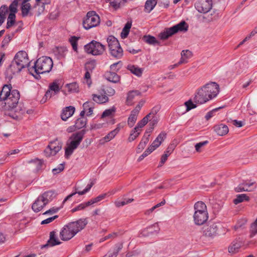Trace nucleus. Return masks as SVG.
<instances>
[{
	"label": "nucleus",
	"instance_id": "obj_15",
	"mask_svg": "<svg viewBox=\"0 0 257 257\" xmlns=\"http://www.w3.org/2000/svg\"><path fill=\"white\" fill-rule=\"evenodd\" d=\"M209 100L207 93H205L202 87L198 90L194 97V102L200 104H204Z\"/></svg>",
	"mask_w": 257,
	"mask_h": 257
},
{
	"label": "nucleus",
	"instance_id": "obj_59",
	"mask_svg": "<svg viewBox=\"0 0 257 257\" xmlns=\"http://www.w3.org/2000/svg\"><path fill=\"white\" fill-rule=\"evenodd\" d=\"M152 149H149V148L143 153V154L141 155L138 161L139 162H140L141 161H142L144 158H145L146 157H147L148 155H149L150 154H151L153 151L151 150Z\"/></svg>",
	"mask_w": 257,
	"mask_h": 257
},
{
	"label": "nucleus",
	"instance_id": "obj_26",
	"mask_svg": "<svg viewBox=\"0 0 257 257\" xmlns=\"http://www.w3.org/2000/svg\"><path fill=\"white\" fill-rule=\"evenodd\" d=\"M118 134V130H113L110 132L106 136L100 140V143L104 144L113 139Z\"/></svg>",
	"mask_w": 257,
	"mask_h": 257
},
{
	"label": "nucleus",
	"instance_id": "obj_18",
	"mask_svg": "<svg viewBox=\"0 0 257 257\" xmlns=\"http://www.w3.org/2000/svg\"><path fill=\"white\" fill-rule=\"evenodd\" d=\"M61 242L59 240L56 235V232L52 231L50 233V238L48 240L47 243L44 245L42 247H46L48 246H53L56 245H59L61 244Z\"/></svg>",
	"mask_w": 257,
	"mask_h": 257
},
{
	"label": "nucleus",
	"instance_id": "obj_35",
	"mask_svg": "<svg viewBox=\"0 0 257 257\" xmlns=\"http://www.w3.org/2000/svg\"><path fill=\"white\" fill-rule=\"evenodd\" d=\"M132 27V22H127L122 29L120 36L122 39L126 38L129 34L130 29Z\"/></svg>",
	"mask_w": 257,
	"mask_h": 257
},
{
	"label": "nucleus",
	"instance_id": "obj_6",
	"mask_svg": "<svg viewBox=\"0 0 257 257\" xmlns=\"http://www.w3.org/2000/svg\"><path fill=\"white\" fill-rule=\"evenodd\" d=\"M54 192L52 191L44 192L39 196L32 204V209L34 212L37 213L41 211L43 208L52 200Z\"/></svg>",
	"mask_w": 257,
	"mask_h": 257
},
{
	"label": "nucleus",
	"instance_id": "obj_20",
	"mask_svg": "<svg viewBox=\"0 0 257 257\" xmlns=\"http://www.w3.org/2000/svg\"><path fill=\"white\" fill-rule=\"evenodd\" d=\"M75 110V107L72 106L65 107L63 109L61 115L62 119L63 120H66L74 114Z\"/></svg>",
	"mask_w": 257,
	"mask_h": 257
},
{
	"label": "nucleus",
	"instance_id": "obj_39",
	"mask_svg": "<svg viewBox=\"0 0 257 257\" xmlns=\"http://www.w3.org/2000/svg\"><path fill=\"white\" fill-rule=\"evenodd\" d=\"M127 68L132 73L138 76H141L143 71L142 68L137 67L135 65H128Z\"/></svg>",
	"mask_w": 257,
	"mask_h": 257
},
{
	"label": "nucleus",
	"instance_id": "obj_22",
	"mask_svg": "<svg viewBox=\"0 0 257 257\" xmlns=\"http://www.w3.org/2000/svg\"><path fill=\"white\" fill-rule=\"evenodd\" d=\"M93 184L91 183L87 185L86 187L83 191H78L77 189H76V191L75 192L72 193L70 195H68L63 200V203H64L66 201L70 199L72 196H73L76 194H78L80 195H82L85 193H87L89 191L91 188L92 187Z\"/></svg>",
	"mask_w": 257,
	"mask_h": 257
},
{
	"label": "nucleus",
	"instance_id": "obj_37",
	"mask_svg": "<svg viewBox=\"0 0 257 257\" xmlns=\"http://www.w3.org/2000/svg\"><path fill=\"white\" fill-rule=\"evenodd\" d=\"M143 40L147 43L150 45H155L159 44V42L157 41L156 38L151 35H145L143 37Z\"/></svg>",
	"mask_w": 257,
	"mask_h": 257
},
{
	"label": "nucleus",
	"instance_id": "obj_64",
	"mask_svg": "<svg viewBox=\"0 0 257 257\" xmlns=\"http://www.w3.org/2000/svg\"><path fill=\"white\" fill-rule=\"evenodd\" d=\"M122 247V245L121 244H119L118 246L116 247V248L113 252V253L110 254L109 255L110 257H116L118 252L121 250Z\"/></svg>",
	"mask_w": 257,
	"mask_h": 257
},
{
	"label": "nucleus",
	"instance_id": "obj_49",
	"mask_svg": "<svg viewBox=\"0 0 257 257\" xmlns=\"http://www.w3.org/2000/svg\"><path fill=\"white\" fill-rule=\"evenodd\" d=\"M96 66V61L91 60L85 64V69L88 71H92Z\"/></svg>",
	"mask_w": 257,
	"mask_h": 257
},
{
	"label": "nucleus",
	"instance_id": "obj_31",
	"mask_svg": "<svg viewBox=\"0 0 257 257\" xmlns=\"http://www.w3.org/2000/svg\"><path fill=\"white\" fill-rule=\"evenodd\" d=\"M106 79L113 83H117L119 81V76L113 72H109L105 74Z\"/></svg>",
	"mask_w": 257,
	"mask_h": 257
},
{
	"label": "nucleus",
	"instance_id": "obj_40",
	"mask_svg": "<svg viewBox=\"0 0 257 257\" xmlns=\"http://www.w3.org/2000/svg\"><path fill=\"white\" fill-rule=\"evenodd\" d=\"M70 93H75L79 91V86L77 83L73 82L67 84L65 86Z\"/></svg>",
	"mask_w": 257,
	"mask_h": 257
},
{
	"label": "nucleus",
	"instance_id": "obj_2",
	"mask_svg": "<svg viewBox=\"0 0 257 257\" xmlns=\"http://www.w3.org/2000/svg\"><path fill=\"white\" fill-rule=\"evenodd\" d=\"M30 64L27 53L24 51L18 52L6 71L7 77L11 80L13 75L20 73Z\"/></svg>",
	"mask_w": 257,
	"mask_h": 257
},
{
	"label": "nucleus",
	"instance_id": "obj_43",
	"mask_svg": "<svg viewBox=\"0 0 257 257\" xmlns=\"http://www.w3.org/2000/svg\"><path fill=\"white\" fill-rule=\"evenodd\" d=\"M16 22V15L15 14H9L7 23V28L9 29L13 26Z\"/></svg>",
	"mask_w": 257,
	"mask_h": 257
},
{
	"label": "nucleus",
	"instance_id": "obj_14",
	"mask_svg": "<svg viewBox=\"0 0 257 257\" xmlns=\"http://www.w3.org/2000/svg\"><path fill=\"white\" fill-rule=\"evenodd\" d=\"M196 10L201 13L208 12L212 7V0H200L195 5Z\"/></svg>",
	"mask_w": 257,
	"mask_h": 257
},
{
	"label": "nucleus",
	"instance_id": "obj_5",
	"mask_svg": "<svg viewBox=\"0 0 257 257\" xmlns=\"http://www.w3.org/2000/svg\"><path fill=\"white\" fill-rule=\"evenodd\" d=\"M194 209L193 219L194 223L196 225H202L208 218V214L205 204L202 201H198L195 204Z\"/></svg>",
	"mask_w": 257,
	"mask_h": 257
},
{
	"label": "nucleus",
	"instance_id": "obj_60",
	"mask_svg": "<svg viewBox=\"0 0 257 257\" xmlns=\"http://www.w3.org/2000/svg\"><path fill=\"white\" fill-rule=\"evenodd\" d=\"M181 55L182 57H183L187 60V59L192 56V52L188 50H183L181 53Z\"/></svg>",
	"mask_w": 257,
	"mask_h": 257
},
{
	"label": "nucleus",
	"instance_id": "obj_16",
	"mask_svg": "<svg viewBox=\"0 0 257 257\" xmlns=\"http://www.w3.org/2000/svg\"><path fill=\"white\" fill-rule=\"evenodd\" d=\"M60 90L58 81L55 80L49 84V88L46 91L45 96L46 99L50 98L52 96L57 94L60 91Z\"/></svg>",
	"mask_w": 257,
	"mask_h": 257
},
{
	"label": "nucleus",
	"instance_id": "obj_38",
	"mask_svg": "<svg viewBox=\"0 0 257 257\" xmlns=\"http://www.w3.org/2000/svg\"><path fill=\"white\" fill-rule=\"evenodd\" d=\"M138 114L131 111V114L127 119V124L130 127H132L135 124Z\"/></svg>",
	"mask_w": 257,
	"mask_h": 257
},
{
	"label": "nucleus",
	"instance_id": "obj_52",
	"mask_svg": "<svg viewBox=\"0 0 257 257\" xmlns=\"http://www.w3.org/2000/svg\"><path fill=\"white\" fill-rule=\"evenodd\" d=\"M122 65V63L121 61H119L117 62L114 63L110 65V70L113 71H117L121 68Z\"/></svg>",
	"mask_w": 257,
	"mask_h": 257
},
{
	"label": "nucleus",
	"instance_id": "obj_48",
	"mask_svg": "<svg viewBox=\"0 0 257 257\" xmlns=\"http://www.w3.org/2000/svg\"><path fill=\"white\" fill-rule=\"evenodd\" d=\"M18 5V2L17 0H14L9 6V10L10 11V14H15L17 12V7Z\"/></svg>",
	"mask_w": 257,
	"mask_h": 257
},
{
	"label": "nucleus",
	"instance_id": "obj_23",
	"mask_svg": "<svg viewBox=\"0 0 257 257\" xmlns=\"http://www.w3.org/2000/svg\"><path fill=\"white\" fill-rule=\"evenodd\" d=\"M214 130L218 135L220 136L225 135L228 132L227 126L223 124H220L214 126Z\"/></svg>",
	"mask_w": 257,
	"mask_h": 257
},
{
	"label": "nucleus",
	"instance_id": "obj_62",
	"mask_svg": "<svg viewBox=\"0 0 257 257\" xmlns=\"http://www.w3.org/2000/svg\"><path fill=\"white\" fill-rule=\"evenodd\" d=\"M58 217V215H55L54 216L49 217V218L43 220L41 222V224H48V223L52 222L53 220H54L55 219L57 218Z\"/></svg>",
	"mask_w": 257,
	"mask_h": 257
},
{
	"label": "nucleus",
	"instance_id": "obj_32",
	"mask_svg": "<svg viewBox=\"0 0 257 257\" xmlns=\"http://www.w3.org/2000/svg\"><path fill=\"white\" fill-rule=\"evenodd\" d=\"M140 94V92L138 90H132L129 91L127 93V96L126 100L127 105H132L135 97Z\"/></svg>",
	"mask_w": 257,
	"mask_h": 257
},
{
	"label": "nucleus",
	"instance_id": "obj_42",
	"mask_svg": "<svg viewBox=\"0 0 257 257\" xmlns=\"http://www.w3.org/2000/svg\"><path fill=\"white\" fill-rule=\"evenodd\" d=\"M157 2L155 0H147L145 4V9L148 10V12L150 13L155 7Z\"/></svg>",
	"mask_w": 257,
	"mask_h": 257
},
{
	"label": "nucleus",
	"instance_id": "obj_11",
	"mask_svg": "<svg viewBox=\"0 0 257 257\" xmlns=\"http://www.w3.org/2000/svg\"><path fill=\"white\" fill-rule=\"evenodd\" d=\"M205 93L207 95L210 100L215 97L219 93V85L215 82L208 83L202 87Z\"/></svg>",
	"mask_w": 257,
	"mask_h": 257
},
{
	"label": "nucleus",
	"instance_id": "obj_56",
	"mask_svg": "<svg viewBox=\"0 0 257 257\" xmlns=\"http://www.w3.org/2000/svg\"><path fill=\"white\" fill-rule=\"evenodd\" d=\"M117 235H118V233L113 232V233L109 234L108 235H106L105 237L101 238L100 239L99 241L100 242H103V241H104L108 239H109V238H115L116 237H117Z\"/></svg>",
	"mask_w": 257,
	"mask_h": 257
},
{
	"label": "nucleus",
	"instance_id": "obj_63",
	"mask_svg": "<svg viewBox=\"0 0 257 257\" xmlns=\"http://www.w3.org/2000/svg\"><path fill=\"white\" fill-rule=\"evenodd\" d=\"M250 231L251 235H254L257 233V218L255 222L252 224Z\"/></svg>",
	"mask_w": 257,
	"mask_h": 257
},
{
	"label": "nucleus",
	"instance_id": "obj_13",
	"mask_svg": "<svg viewBox=\"0 0 257 257\" xmlns=\"http://www.w3.org/2000/svg\"><path fill=\"white\" fill-rule=\"evenodd\" d=\"M218 227L217 223L209 222L203 227V234L204 236L213 238L216 236L218 233Z\"/></svg>",
	"mask_w": 257,
	"mask_h": 257
},
{
	"label": "nucleus",
	"instance_id": "obj_3",
	"mask_svg": "<svg viewBox=\"0 0 257 257\" xmlns=\"http://www.w3.org/2000/svg\"><path fill=\"white\" fill-rule=\"evenodd\" d=\"M88 221L85 218H81L65 225L60 232V237L63 241H68L78 232L84 228Z\"/></svg>",
	"mask_w": 257,
	"mask_h": 257
},
{
	"label": "nucleus",
	"instance_id": "obj_19",
	"mask_svg": "<svg viewBox=\"0 0 257 257\" xmlns=\"http://www.w3.org/2000/svg\"><path fill=\"white\" fill-rule=\"evenodd\" d=\"M166 134L164 132H161L157 138L154 141L151 145L149 147L152 149V151H154L157 148L159 147L161 143L165 139Z\"/></svg>",
	"mask_w": 257,
	"mask_h": 257
},
{
	"label": "nucleus",
	"instance_id": "obj_55",
	"mask_svg": "<svg viewBox=\"0 0 257 257\" xmlns=\"http://www.w3.org/2000/svg\"><path fill=\"white\" fill-rule=\"evenodd\" d=\"M208 143V142L207 141H205L204 142H200L199 143H197L195 146V150L196 151V152H200L201 151V148L202 147L206 145V144H207Z\"/></svg>",
	"mask_w": 257,
	"mask_h": 257
},
{
	"label": "nucleus",
	"instance_id": "obj_8",
	"mask_svg": "<svg viewBox=\"0 0 257 257\" xmlns=\"http://www.w3.org/2000/svg\"><path fill=\"white\" fill-rule=\"evenodd\" d=\"M188 29V24L183 21L172 27L165 29L159 34V37L162 40H166L178 32H186Z\"/></svg>",
	"mask_w": 257,
	"mask_h": 257
},
{
	"label": "nucleus",
	"instance_id": "obj_12",
	"mask_svg": "<svg viewBox=\"0 0 257 257\" xmlns=\"http://www.w3.org/2000/svg\"><path fill=\"white\" fill-rule=\"evenodd\" d=\"M62 144L58 140L51 142L44 151L47 157L55 156L62 148Z\"/></svg>",
	"mask_w": 257,
	"mask_h": 257
},
{
	"label": "nucleus",
	"instance_id": "obj_17",
	"mask_svg": "<svg viewBox=\"0 0 257 257\" xmlns=\"http://www.w3.org/2000/svg\"><path fill=\"white\" fill-rule=\"evenodd\" d=\"M160 230L158 223H155L142 230L141 234L143 236H147L150 234L158 233Z\"/></svg>",
	"mask_w": 257,
	"mask_h": 257
},
{
	"label": "nucleus",
	"instance_id": "obj_33",
	"mask_svg": "<svg viewBox=\"0 0 257 257\" xmlns=\"http://www.w3.org/2000/svg\"><path fill=\"white\" fill-rule=\"evenodd\" d=\"M249 197L245 194H241L236 195L235 199H233V202L237 205L244 201H249Z\"/></svg>",
	"mask_w": 257,
	"mask_h": 257
},
{
	"label": "nucleus",
	"instance_id": "obj_36",
	"mask_svg": "<svg viewBox=\"0 0 257 257\" xmlns=\"http://www.w3.org/2000/svg\"><path fill=\"white\" fill-rule=\"evenodd\" d=\"M141 131L136 127H134L131 131V134L128 138V141L132 142L136 139L140 135Z\"/></svg>",
	"mask_w": 257,
	"mask_h": 257
},
{
	"label": "nucleus",
	"instance_id": "obj_54",
	"mask_svg": "<svg viewBox=\"0 0 257 257\" xmlns=\"http://www.w3.org/2000/svg\"><path fill=\"white\" fill-rule=\"evenodd\" d=\"M115 108L113 107L110 109L105 110L101 115V117H105L106 116H110L112 113L114 112Z\"/></svg>",
	"mask_w": 257,
	"mask_h": 257
},
{
	"label": "nucleus",
	"instance_id": "obj_4",
	"mask_svg": "<svg viewBox=\"0 0 257 257\" xmlns=\"http://www.w3.org/2000/svg\"><path fill=\"white\" fill-rule=\"evenodd\" d=\"M53 66L52 59L47 56H43L37 60L35 63V65L29 69L30 73L34 76H35L32 72L33 71L36 75L39 74H43L49 72Z\"/></svg>",
	"mask_w": 257,
	"mask_h": 257
},
{
	"label": "nucleus",
	"instance_id": "obj_45",
	"mask_svg": "<svg viewBox=\"0 0 257 257\" xmlns=\"http://www.w3.org/2000/svg\"><path fill=\"white\" fill-rule=\"evenodd\" d=\"M106 194H101V195L98 196L97 197L94 198L90 200L89 201H88V204H89V205L90 206L91 205L94 204V203H96L100 201L102 199H104L105 197H106Z\"/></svg>",
	"mask_w": 257,
	"mask_h": 257
},
{
	"label": "nucleus",
	"instance_id": "obj_47",
	"mask_svg": "<svg viewBox=\"0 0 257 257\" xmlns=\"http://www.w3.org/2000/svg\"><path fill=\"white\" fill-rule=\"evenodd\" d=\"M134 201V199L130 198V199H124L122 201H116L115 202V205L117 207H120L121 206L126 205L130 203H131Z\"/></svg>",
	"mask_w": 257,
	"mask_h": 257
},
{
	"label": "nucleus",
	"instance_id": "obj_24",
	"mask_svg": "<svg viewBox=\"0 0 257 257\" xmlns=\"http://www.w3.org/2000/svg\"><path fill=\"white\" fill-rule=\"evenodd\" d=\"M85 134V131L83 130L73 134L70 137V140H73L78 144L80 145L81 142L83 139Z\"/></svg>",
	"mask_w": 257,
	"mask_h": 257
},
{
	"label": "nucleus",
	"instance_id": "obj_51",
	"mask_svg": "<svg viewBox=\"0 0 257 257\" xmlns=\"http://www.w3.org/2000/svg\"><path fill=\"white\" fill-rule=\"evenodd\" d=\"M89 206H90V205L89 204H88V201L81 203L75 208H73L71 210V212L73 213L79 210H83Z\"/></svg>",
	"mask_w": 257,
	"mask_h": 257
},
{
	"label": "nucleus",
	"instance_id": "obj_58",
	"mask_svg": "<svg viewBox=\"0 0 257 257\" xmlns=\"http://www.w3.org/2000/svg\"><path fill=\"white\" fill-rule=\"evenodd\" d=\"M186 106V110L189 111L191 109L196 107V105L194 104L191 100H189L185 103Z\"/></svg>",
	"mask_w": 257,
	"mask_h": 257
},
{
	"label": "nucleus",
	"instance_id": "obj_30",
	"mask_svg": "<svg viewBox=\"0 0 257 257\" xmlns=\"http://www.w3.org/2000/svg\"><path fill=\"white\" fill-rule=\"evenodd\" d=\"M83 108L86 111V115L89 116L93 113L94 103L91 101H86L83 103Z\"/></svg>",
	"mask_w": 257,
	"mask_h": 257
},
{
	"label": "nucleus",
	"instance_id": "obj_57",
	"mask_svg": "<svg viewBox=\"0 0 257 257\" xmlns=\"http://www.w3.org/2000/svg\"><path fill=\"white\" fill-rule=\"evenodd\" d=\"M235 191L236 192H242V191H250L247 188L244 187V184H239L237 187L235 188Z\"/></svg>",
	"mask_w": 257,
	"mask_h": 257
},
{
	"label": "nucleus",
	"instance_id": "obj_29",
	"mask_svg": "<svg viewBox=\"0 0 257 257\" xmlns=\"http://www.w3.org/2000/svg\"><path fill=\"white\" fill-rule=\"evenodd\" d=\"M150 135H147V136L144 135L142 139V141L139 144L137 149V153H140L142 150L145 148L146 145L148 144L149 141Z\"/></svg>",
	"mask_w": 257,
	"mask_h": 257
},
{
	"label": "nucleus",
	"instance_id": "obj_61",
	"mask_svg": "<svg viewBox=\"0 0 257 257\" xmlns=\"http://www.w3.org/2000/svg\"><path fill=\"white\" fill-rule=\"evenodd\" d=\"M64 169V166L63 164H61L57 168H54L52 170V172L54 175L58 174L62 172Z\"/></svg>",
	"mask_w": 257,
	"mask_h": 257
},
{
	"label": "nucleus",
	"instance_id": "obj_9",
	"mask_svg": "<svg viewBox=\"0 0 257 257\" xmlns=\"http://www.w3.org/2000/svg\"><path fill=\"white\" fill-rule=\"evenodd\" d=\"M84 51L88 54L98 56L103 54L105 51L106 47L100 42L92 40L84 46Z\"/></svg>",
	"mask_w": 257,
	"mask_h": 257
},
{
	"label": "nucleus",
	"instance_id": "obj_1",
	"mask_svg": "<svg viewBox=\"0 0 257 257\" xmlns=\"http://www.w3.org/2000/svg\"><path fill=\"white\" fill-rule=\"evenodd\" d=\"M11 84H5L0 91V101L2 103L3 109L4 114L11 117L17 119L19 116L16 114H13V110L18 112L15 108L18 105L20 97L19 91L16 89L12 90Z\"/></svg>",
	"mask_w": 257,
	"mask_h": 257
},
{
	"label": "nucleus",
	"instance_id": "obj_25",
	"mask_svg": "<svg viewBox=\"0 0 257 257\" xmlns=\"http://www.w3.org/2000/svg\"><path fill=\"white\" fill-rule=\"evenodd\" d=\"M79 145L73 141V140L71 141L70 144L65 149V156L67 158H68L70 156H71L74 150H75Z\"/></svg>",
	"mask_w": 257,
	"mask_h": 257
},
{
	"label": "nucleus",
	"instance_id": "obj_27",
	"mask_svg": "<svg viewBox=\"0 0 257 257\" xmlns=\"http://www.w3.org/2000/svg\"><path fill=\"white\" fill-rule=\"evenodd\" d=\"M53 53L58 59L64 57L67 49L64 47H56L53 49Z\"/></svg>",
	"mask_w": 257,
	"mask_h": 257
},
{
	"label": "nucleus",
	"instance_id": "obj_7",
	"mask_svg": "<svg viewBox=\"0 0 257 257\" xmlns=\"http://www.w3.org/2000/svg\"><path fill=\"white\" fill-rule=\"evenodd\" d=\"M107 42L111 56L116 59H120L123 53L117 39L113 36H109L107 38Z\"/></svg>",
	"mask_w": 257,
	"mask_h": 257
},
{
	"label": "nucleus",
	"instance_id": "obj_21",
	"mask_svg": "<svg viewBox=\"0 0 257 257\" xmlns=\"http://www.w3.org/2000/svg\"><path fill=\"white\" fill-rule=\"evenodd\" d=\"M242 242L239 239H235L232 241L228 247V251L231 253H235L238 251Z\"/></svg>",
	"mask_w": 257,
	"mask_h": 257
},
{
	"label": "nucleus",
	"instance_id": "obj_10",
	"mask_svg": "<svg viewBox=\"0 0 257 257\" xmlns=\"http://www.w3.org/2000/svg\"><path fill=\"white\" fill-rule=\"evenodd\" d=\"M100 23V18L94 11H90L87 13L86 18L83 22V25L86 30L90 29L96 27Z\"/></svg>",
	"mask_w": 257,
	"mask_h": 257
},
{
	"label": "nucleus",
	"instance_id": "obj_41",
	"mask_svg": "<svg viewBox=\"0 0 257 257\" xmlns=\"http://www.w3.org/2000/svg\"><path fill=\"white\" fill-rule=\"evenodd\" d=\"M31 6L29 3L24 4L23 2L22 3L21 10L22 15L23 17H26L28 16L29 12L31 9Z\"/></svg>",
	"mask_w": 257,
	"mask_h": 257
},
{
	"label": "nucleus",
	"instance_id": "obj_34",
	"mask_svg": "<svg viewBox=\"0 0 257 257\" xmlns=\"http://www.w3.org/2000/svg\"><path fill=\"white\" fill-rule=\"evenodd\" d=\"M87 122V118L85 117L78 118L76 119L75 127L77 129H80L85 126Z\"/></svg>",
	"mask_w": 257,
	"mask_h": 257
},
{
	"label": "nucleus",
	"instance_id": "obj_44",
	"mask_svg": "<svg viewBox=\"0 0 257 257\" xmlns=\"http://www.w3.org/2000/svg\"><path fill=\"white\" fill-rule=\"evenodd\" d=\"M79 37H77L76 36L71 37L69 39V42L72 47L73 50L75 52H77V42Z\"/></svg>",
	"mask_w": 257,
	"mask_h": 257
},
{
	"label": "nucleus",
	"instance_id": "obj_28",
	"mask_svg": "<svg viewBox=\"0 0 257 257\" xmlns=\"http://www.w3.org/2000/svg\"><path fill=\"white\" fill-rule=\"evenodd\" d=\"M92 96L93 101L98 103H103L108 101V97L104 95L102 92L100 95L93 94Z\"/></svg>",
	"mask_w": 257,
	"mask_h": 257
},
{
	"label": "nucleus",
	"instance_id": "obj_50",
	"mask_svg": "<svg viewBox=\"0 0 257 257\" xmlns=\"http://www.w3.org/2000/svg\"><path fill=\"white\" fill-rule=\"evenodd\" d=\"M110 4V6L114 9H117L120 7L121 3L124 0H107Z\"/></svg>",
	"mask_w": 257,
	"mask_h": 257
},
{
	"label": "nucleus",
	"instance_id": "obj_46",
	"mask_svg": "<svg viewBox=\"0 0 257 257\" xmlns=\"http://www.w3.org/2000/svg\"><path fill=\"white\" fill-rule=\"evenodd\" d=\"M103 94L109 96H113L115 94V90L111 87L107 86L105 88L102 89Z\"/></svg>",
	"mask_w": 257,
	"mask_h": 257
},
{
	"label": "nucleus",
	"instance_id": "obj_53",
	"mask_svg": "<svg viewBox=\"0 0 257 257\" xmlns=\"http://www.w3.org/2000/svg\"><path fill=\"white\" fill-rule=\"evenodd\" d=\"M9 11L8 8L6 5H3L0 8V18L6 19V15Z\"/></svg>",
	"mask_w": 257,
	"mask_h": 257
}]
</instances>
